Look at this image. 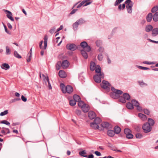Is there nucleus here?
I'll use <instances>...</instances> for the list:
<instances>
[{
    "label": "nucleus",
    "mask_w": 158,
    "mask_h": 158,
    "mask_svg": "<svg viewBox=\"0 0 158 158\" xmlns=\"http://www.w3.org/2000/svg\"><path fill=\"white\" fill-rule=\"evenodd\" d=\"M60 86L61 90L64 93H67L69 94L71 93L73 91V87L70 85H68L66 87L63 83H61Z\"/></svg>",
    "instance_id": "nucleus-1"
},
{
    "label": "nucleus",
    "mask_w": 158,
    "mask_h": 158,
    "mask_svg": "<svg viewBox=\"0 0 158 158\" xmlns=\"http://www.w3.org/2000/svg\"><path fill=\"white\" fill-rule=\"evenodd\" d=\"M125 3V4H127L126 7L127 9L128 13L131 14L132 11V8L133 6V3L131 0H126Z\"/></svg>",
    "instance_id": "nucleus-2"
},
{
    "label": "nucleus",
    "mask_w": 158,
    "mask_h": 158,
    "mask_svg": "<svg viewBox=\"0 0 158 158\" xmlns=\"http://www.w3.org/2000/svg\"><path fill=\"white\" fill-rule=\"evenodd\" d=\"M142 129L145 133H148L150 132L152 130L151 127L148 123L146 122L144 123L142 126Z\"/></svg>",
    "instance_id": "nucleus-3"
},
{
    "label": "nucleus",
    "mask_w": 158,
    "mask_h": 158,
    "mask_svg": "<svg viewBox=\"0 0 158 158\" xmlns=\"http://www.w3.org/2000/svg\"><path fill=\"white\" fill-rule=\"evenodd\" d=\"M110 84L108 81L104 80L102 81V83L101 84V87L108 91L110 90Z\"/></svg>",
    "instance_id": "nucleus-4"
},
{
    "label": "nucleus",
    "mask_w": 158,
    "mask_h": 158,
    "mask_svg": "<svg viewBox=\"0 0 158 158\" xmlns=\"http://www.w3.org/2000/svg\"><path fill=\"white\" fill-rule=\"evenodd\" d=\"M48 36L47 35L45 36L44 39V46L43 48L42 46V44H39L40 48V49H46L47 46V40H48Z\"/></svg>",
    "instance_id": "nucleus-5"
},
{
    "label": "nucleus",
    "mask_w": 158,
    "mask_h": 158,
    "mask_svg": "<svg viewBox=\"0 0 158 158\" xmlns=\"http://www.w3.org/2000/svg\"><path fill=\"white\" fill-rule=\"evenodd\" d=\"M95 69L96 73H98L97 74H99V75L101 76L102 77H104V73L101 72V68L99 65H97L96 66Z\"/></svg>",
    "instance_id": "nucleus-6"
},
{
    "label": "nucleus",
    "mask_w": 158,
    "mask_h": 158,
    "mask_svg": "<svg viewBox=\"0 0 158 158\" xmlns=\"http://www.w3.org/2000/svg\"><path fill=\"white\" fill-rule=\"evenodd\" d=\"M66 48L69 50L73 51L76 50L77 48L76 46L73 44H67Z\"/></svg>",
    "instance_id": "nucleus-7"
},
{
    "label": "nucleus",
    "mask_w": 158,
    "mask_h": 158,
    "mask_svg": "<svg viewBox=\"0 0 158 158\" xmlns=\"http://www.w3.org/2000/svg\"><path fill=\"white\" fill-rule=\"evenodd\" d=\"M111 89L113 92L114 93V94L116 95H118L119 96V98L120 97V95H121L123 93L122 91L118 89H116L113 87H111Z\"/></svg>",
    "instance_id": "nucleus-8"
},
{
    "label": "nucleus",
    "mask_w": 158,
    "mask_h": 158,
    "mask_svg": "<svg viewBox=\"0 0 158 158\" xmlns=\"http://www.w3.org/2000/svg\"><path fill=\"white\" fill-rule=\"evenodd\" d=\"M104 77H102L99 74H96L94 76V79L95 82L97 83H100L101 81V79H103Z\"/></svg>",
    "instance_id": "nucleus-9"
},
{
    "label": "nucleus",
    "mask_w": 158,
    "mask_h": 158,
    "mask_svg": "<svg viewBox=\"0 0 158 158\" xmlns=\"http://www.w3.org/2000/svg\"><path fill=\"white\" fill-rule=\"evenodd\" d=\"M96 116L95 113L93 111H90L88 113V117L91 119H94Z\"/></svg>",
    "instance_id": "nucleus-10"
},
{
    "label": "nucleus",
    "mask_w": 158,
    "mask_h": 158,
    "mask_svg": "<svg viewBox=\"0 0 158 158\" xmlns=\"http://www.w3.org/2000/svg\"><path fill=\"white\" fill-rule=\"evenodd\" d=\"M69 65V63L67 60L63 61L61 64V66L63 69L66 68Z\"/></svg>",
    "instance_id": "nucleus-11"
},
{
    "label": "nucleus",
    "mask_w": 158,
    "mask_h": 158,
    "mask_svg": "<svg viewBox=\"0 0 158 158\" xmlns=\"http://www.w3.org/2000/svg\"><path fill=\"white\" fill-rule=\"evenodd\" d=\"M5 11L6 12H7L9 14H7V17L11 21H14V19L12 16V14L11 12L7 10H5Z\"/></svg>",
    "instance_id": "nucleus-12"
},
{
    "label": "nucleus",
    "mask_w": 158,
    "mask_h": 158,
    "mask_svg": "<svg viewBox=\"0 0 158 158\" xmlns=\"http://www.w3.org/2000/svg\"><path fill=\"white\" fill-rule=\"evenodd\" d=\"M59 75L61 78H64L66 76L65 72L63 70H60L59 72Z\"/></svg>",
    "instance_id": "nucleus-13"
},
{
    "label": "nucleus",
    "mask_w": 158,
    "mask_h": 158,
    "mask_svg": "<svg viewBox=\"0 0 158 158\" xmlns=\"http://www.w3.org/2000/svg\"><path fill=\"white\" fill-rule=\"evenodd\" d=\"M102 127L103 128H106L107 129L110 128V124L107 122H103L101 124Z\"/></svg>",
    "instance_id": "nucleus-14"
},
{
    "label": "nucleus",
    "mask_w": 158,
    "mask_h": 158,
    "mask_svg": "<svg viewBox=\"0 0 158 158\" xmlns=\"http://www.w3.org/2000/svg\"><path fill=\"white\" fill-rule=\"evenodd\" d=\"M1 67L2 69L7 70L10 69V67L8 64L3 63L1 66Z\"/></svg>",
    "instance_id": "nucleus-15"
},
{
    "label": "nucleus",
    "mask_w": 158,
    "mask_h": 158,
    "mask_svg": "<svg viewBox=\"0 0 158 158\" xmlns=\"http://www.w3.org/2000/svg\"><path fill=\"white\" fill-rule=\"evenodd\" d=\"M83 110V111L85 112H88L89 110V107L88 105H86L85 104V105L83 107H82V108H81Z\"/></svg>",
    "instance_id": "nucleus-16"
},
{
    "label": "nucleus",
    "mask_w": 158,
    "mask_h": 158,
    "mask_svg": "<svg viewBox=\"0 0 158 158\" xmlns=\"http://www.w3.org/2000/svg\"><path fill=\"white\" fill-rule=\"evenodd\" d=\"M138 116L143 121L146 120L147 118L146 115L142 113L139 114Z\"/></svg>",
    "instance_id": "nucleus-17"
},
{
    "label": "nucleus",
    "mask_w": 158,
    "mask_h": 158,
    "mask_svg": "<svg viewBox=\"0 0 158 158\" xmlns=\"http://www.w3.org/2000/svg\"><path fill=\"white\" fill-rule=\"evenodd\" d=\"M90 127L94 129H98L99 128V125L97 123L92 122L90 124Z\"/></svg>",
    "instance_id": "nucleus-18"
},
{
    "label": "nucleus",
    "mask_w": 158,
    "mask_h": 158,
    "mask_svg": "<svg viewBox=\"0 0 158 158\" xmlns=\"http://www.w3.org/2000/svg\"><path fill=\"white\" fill-rule=\"evenodd\" d=\"M158 34V28L153 29L152 31V35L153 36H155Z\"/></svg>",
    "instance_id": "nucleus-19"
},
{
    "label": "nucleus",
    "mask_w": 158,
    "mask_h": 158,
    "mask_svg": "<svg viewBox=\"0 0 158 158\" xmlns=\"http://www.w3.org/2000/svg\"><path fill=\"white\" fill-rule=\"evenodd\" d=\"M96 64L95 62L93 61H91L90 63V70L92 71H94L96 68Z\"/></svg>",
    "instance_id": "nucleus-20"
},
{
    "label": "nucleus",
    "mask_w": 158,
    "mask_h": 158,
    "mask_svg": "<svg viewBox=\"0 0 158 158\" xmlns=\"http://www.w3.org/2000/svg\"><path fill=\"white\" fill-rule=\"evenodd\" d=\"M148 123L150 125V126L152 127L155 124V121L154 120L151 118H148Z\"/></svg>",
    "instance_id": "nucleus-21"
},
{
    "label": "nucleus",
    "mask_w": 158,
    "mask_h": 158,
    "mask_svg": "<svg viewBox=\"0 0 158 158\" xmlns=\"http://www.w3.org/2000/svg\"><path fill=\"white\" fill-rule=\"evenodd\" d=\"M107 134L109 136L113 137L114 135L115 132L114 131L112 130H109L107 131Z\"/></svg>",
    "instance_id": "nucleus-22"
},
{
    "label": "nucleus",
    "mask_w": 158,
    "mask_h": 158,
    "mask_svg": "<svg viewBox=\"0 0 158 158\" xmlns=\"http://www.w3.org/2000/svg\"><path fill=\"white\" fill-rule=\"evenodd\" d=\"M152 18H153V15L151 13L148 14L146 17L147 21L148 22H150L151 21Z\"/></svg>",
    "instance_id": "nucleus-23"
},
{
    "label": "nucleus",
    "mask_w": 158,
    "mask_h": 158,
    "mask_svg": "<svg viewBox=\"0 0 158 158\" xmlns=\"http://www.w3.org/2000/svg\"><path fill=\"white\" fill-rule=\"evenodd\" d=\"M121 128L119 127L115 126L114 128V131L115 133L116 134H119L121 131Z\"/></svg>",
    "instance_id": "nucleus-24"
},
{
    "label": "nucleus",
    "mask_w": 158,
    "mask_h": 158,
    "mask_svg": "<svg viewBox=\"0 0 158 158\" xmlns=\"http://www.w3.org/2000/svg\"><path fill=\"white\" fill-rule=\"evenodd\" d=\"M108 146L110 148V149L113 151H116L117 148L113 144L110 143H108Z\"/></svg>",
    "instance_id": "nucleus-25"
},
{
    "label": "nucleus",
    "mask_w": 158,
    "mask_h": 158,
    "mask_svg": "<svg viewBox=\"0 0 158 158\" xmlns=\"http://www.w3.org/2000/svg\"><path fill=\"white\" fill-rule=\"evenodd\" d=\"M125 100H129L131 98L130 95L127 93H124L123 95Z\"/></svg>",
    "instance_id": "nucleus-26"
},
{
    "label": "nucleus",
    "mask_w": 158,
    "mask_h": 158,
    "mask_svg": "<svg viewBox=\"0 0 158 158\" xmlns=\"http://www.w3.org/2000/svg\"><path fill=\"white\" fill-rule=\"evenodd\" d=\"M153 27L151 25H148L146 26L145 30L147 32H149L152 30Z\"/></svg>",
    "instance_id": "nucleus-27"
},
{
    "label": "nucleus",
    "mask_w": 158,
    "mask_h": 158,
    "mask_svg": "<svg viewBox=\"0 0 158 158\" xmlns=\"http://www.w3.org/2000/svg\"><path fill=\"white\" fill-rule=\"evenodd\" d=\"M73 98L74 100L75 101V102H79L81 100V98L80 96L77 94H75L73 95Z\"/></svg>",
    "instance_id": "nucleus-28"
},
{
    "label": "nucleus",
    "mask_w": 158,
    "mask_h": 158,
    "mask_svg": "<svg viewBox=\"0 0 158 158\" xmlns=\"http://www.w3.org/2000/svg\"><path fill=\"white\" fill-rule=\"evenodd\" d=\"M153 19L155 22L158 21V11L156 12L153 16Z\"/></svg>",
    "instance_id": "nucleus-29"
},
{
    "label": "nucleus",
    "mask_w": 158,
    "mask_h": 158,
    "mask_svg": "<svg viewBox=\"0 0 158 158\" xmlns=\"http://www.w3.org/2000/svg\"><path fill=\"white\" fill-rule=\"evenodd\" d=\"M86 151L85 150H84L80 152L79 153V154L81 156H83L85 157H87L88 156L86 155Z\"/></svg>",
    "instance_id": "nucleus-30"
},
{
    "label": "nucleus",
    "mask_w": 158,
    "mask_h": 158,
    "mask_svg": "<svg viewBox=\"0 0 158 158\" xmlns=\"http://www.w3.org/2000/svg\"><path fill=\"white\" fill-rule=\"evenodd\" d=\"M81 53L85 59H86L88 58L87 54L84 50H81Z\"/></svg>",
    "instance_id": "nucleus-31"
},
{
    "label": "nucleus",
    "mask_w": 158,
    "mask_h": 158,
    "mask_svg": "<svg viewBox=\"0 0 158 158\" xmlns=\"http://www.w3.org/2000/svg\"><path fill=\"white\" fill-rule=\"evenodd\" d=\"M101 122V119L99 117H97L94 119L93 123H97L98 125Z\"/></svg>",
    "instance_id": "nucleus-32"
},
{
    "label": "nucleus",
    "mask_w": 158,
    "mask_h": 158,
    "mask_svg": "<svg viewBox=\"0 0 158 158\" xmlns=\"http://www.w3.org/2000/svg\"><path fill=\"white\" fill-rule=\"evenodd\" d=\"M132 104L133 106H138V105H139V104L138 102L136 100H135L133 99L131 101Z\"/></svg>",
    "instance_id": "nucleus-33"
},
{
    "label": "nucleus",
    "mask_w": 158,
    "mask_h": 158,
    "mask_svg": "<svg viewBox=\"0 0 158 158\" xmlns=\"http://www.w3.org/2000/svg\"><path fill=\"white\" fill-rule=\"evenodd\" d=\"M6 54L7 55H9L11 54V51L9 47L8 46L6 47Z\"/></svg>",
    "instance_id": "nucleus-34"
},
{
    "label": "nucleus",
    "mask_w": 158,
    "mask_h": 158,
    "mask_svg": "<svg viewBox=\"0 0 158 158\" xmlns=\"http://www.w3.org/2000/svg\"><path fill=\"white\" fill-rule=\"evenodd\" d=\"M127 107L129 109H132L133 108V105L131 102H128L126 105Z\"/></svg>",
    "instance_id": "nucleus-35"
},
{
    "label": "nucleus",
    "mask_w": 158,
    "mask_h": 158,
    "mask_svg": "<svg viewBox=\"0 0 158 158\" xmlns=\"http://www.w3.org/2000/svg\"><path fill=\"white\" fill-rule=\"evenodd\" d=\"M78 25L79 24L77 21L73 24V26L74 31H76L77 29Z\"/></svg>",
    "instance_id": "nucleus-36"
},
{
    "label": "nucleus",
    "mask_w": 158,
    "mask_h": 158,
    "mask_svg": "<svg viewBox=\"0 0 158 158\" xmlns=\"http://www.w3.org/2000/svg\"><path fill=\"white\" fill-rule=\"evenodd\" d=\"M77 22L78 23L79 25L83 24L85 22V20L82 18L80 19L77 20Z\"/></svg>",
    "instance_id": "nucleus-37"
},
{
    "label": "nucleus",
    "mask_w": 158,
    "mask_h": 158,
    "mask_svg": "<svg viewBox=\"0 0 158 158\" xmlns=\"http://www.w3.org/2000/svg\"><path fill=\"white\" fill-rule=\"evenodd\" d=\"M136 66L139 68V69H141L142 70H149L150 69L148 68L144 67H143L140 66L139 65H136Z\"/></svg>",
    "instance_id": "nucleus-38"
},
{
    "label": "nucleus",
    "mask_w": 158,
    "mask_h": 158,
    "mask_svg": "<svg viewBox=\"0 0 158 158\" xmlns=\"http://www.w3.org/2000/svg\"><path fill=\"white\" fill-rule=\"evenodd\" d=\"M87 43L85 41L82 42L80 44L81 46L84 49L86 46H87Z\"/></svg>",
    "instance_id": "nucleus-39"
},
{
    "label": "nucleus",
    "mask_w": 158,
    "mask_h": 158,
    "mask_svg": "<svg viewBox=\"0 0 158 158\" xmlns=\"http://www.w3.org/2000/svg\"><path fill=\"white\" fill-rule=\"evenodd\" d=\"M78 105L79 107L82 108V107H83V106L85 105V104L82 101L80 100L78 102Z\"/></svg>",
    "instance_id": "nucleus-40"
},
{
    "label": "nucleus",
    "mask_w": 158,
    "mask_h": 158,
    "mask_svg": "<svg viewBox=\"0 0 158 158\" xmlns=\"http://www.w3.org/2000/svg\"><path fill=\"white\" fill-rule=\"evenodd\" d=\"M14 56L17 58H21V56L16 51H15L14 52Z\"/></svg>",
    "instance_id": "nucleus-41"
},
{
    "label": "nucleus",
    "mask_w": 158,
    "mask_h": 158,
    "mask_svg": "<svg viewBox=\"0 0 158 158\" xmlns=\"http://www.w3.org/2000/svg\"><path fill=\"white\" fill-rule=\"evenodd\" d=\"M87 1V0H83L79 4H78L77 6V8H79L81 7L82 6H83L84 4Z\"/></svg>",
    "instance_id": "nucleus-42"
},
{
    "label": "nucleus",
    "mask_w": 158,
    "mask_h": 158,
    "mask_svg": "<svg viewBox=\"0 0 158 158\" xmlns=\"http://www.w3.org/2000/svg\"><path fill=\"white\" fill-rule=\"evenodd\" d=\"M96 44L97 46L99 47L102 45V41L100 40H98L96 42Z\"/></svg>",
    "instance_id": "nucleus-43"
},
{
    "label": "nucleus",
    "mask_w": 158,
    "mask_h": 158,
    "mask_svg": "<svg viewBox=\"0 0 158 158\" xmlns=\"http://www.w3.org/2000/svg\"><path fill=\"white\" fill-rule=\"evenodd\" d=\"M76 104V102L74 100H71L69 101V104L70 105L73 106H75Z\"/></svg>",
    "instance_id": "nucleus-44"
},
{
    "label": "nucleus",
    "mask_w": 158,
    "mask_h": 158,
    "mask_svg": "<svg viewBox=\"0 0 158 158\" xmlns=\"http://www.w3.org/2000/svg\"><path fill=\"white\" fill-rule=\"evenodd\" d=\"M110 96L113 98L114 99H117L119 98V96L118 95H116L114 94L113 92L111 94Z\"/></svg>",
    "instance_id": "nucleus-45"
},
{
    "label": "nucleus",
    "mask_w": 158,
    "mask_h": 158,
    "mask_svg": "<svg viewBox=\"0 0 158 158\" xmlns=\"http://www.w3.org/2000/svg\"><path fill=\"white\" fill-rule=\"evenodd\" d=\"M158 10V7L157 6H154L152 10V13H155Z\"/></svg>",
    "instance_id": "nucleus-46"
},
{
    "label": "nucleus",
    "mask_w": 158,
    "mask_h": 158,
    "mask_svg": "<svg viewBox=\"0 0 158 158\" xmlns=\"http://www.w3.org/2000/svg\"><path fill=\"white\" fill-rule=\"evenodd\" d=\"M119 101L123 103H125L126 102V100L123 96L119 97Z\"/></svg>",
    "instance_id": "nucleus-47"
},
{
    "label": "nucleus",
    "mask_w": 158,
    "mask_h": 158,
    "mask_svg": "<svg viewBox=\"0 0 158 158\" xmlns=\"http://www.w3.org/2000/svg\"><path fill=\"white\" fill-rule=\"evenodd\" d=\"M138 82L139 84L141 86H143L144 85L147 86L148 85L147 84L144 82L143 81H138Z\"/></svg>",
    "instance_id": "nucleus-48"
},
{
    "label": "nucleus",
    "mask_w": 158,
    "mask_h": 158,
    "mask_svg": "<svg viewBox=\"0 0 158 158\" xmlns=\"http://www.w3.org/2000/svg\"><path fill=\"white\" fill-rule=\"evenodd\" d=\"M1 123L7 125L9 126L10 124V123L8 121L6 120H3L2 121Z\"/></svg>",
    "instance_id": "nucleus-49"
},
{
    "label": "nucleus",
    "mask_w": 158,
    "mask_h": 158,
    "mask_svg": "<svg viewBox=\"0 0 158 158\" xmlns=\"http://www.w3.org/2000/svg\"><path fill=\"white\" fill-rule=\"evenodd\" d=\"M131 130L129 129L126 128L124 130V133L126 134V135L130 133H131Z\"/></svg>",
    "instance_id": "nucleus-50"
},
{
    "label": "nucleus",
    "mask_w": 158,
    "mask_h": 158,
    "mask_svg": "<svg viewBox=\"0 0 158 158\" xmlns=\"http://www.w3.org/2000/svg\"><path fill=\"white\" fill-rule=\"evenodd\" d=\"M84 49L86 51L89 52L91 50V48L89 46L87 45V46L84 48Z\"/></svg>",
    "instance_id": "nucleus-51"
},
{
    "label": "nucleus",
    "mask_w": 158,
    "mask_h": 158,
    "mask_svg": "<svg viewBox=\"0 0 158 158\" xmlns=\"http://www.w3.org/2000/svg\"><path fill=\"white\" fill-rule=\"evenodd\" d=\"M103 57V55L101 53L99 54L98 56V59L100 61L102 60Z\"/></svg>",
    "instance_id": "nucleus-52"
},
{
    "label": "nucleus",
    "mask_w": 158,
    "mask_h": 158,
    "mask_svg": "<svg viewBox=\"0 0 158 158\" xmlns=\"http://www.w3.org/2000/svg\"><path fill=\"white\" fill-rule=\"evenodd\" d=\"M126 136L127 138L128 139H131L133 138V135L132 134H131V133H130L126 135Z\"/></svg>",
    "instance_id": "nucleus-53"
},
{
    "label": "nucleus",
    "mask_w": 158,
    "mask_h": 158,
    "mask_svg": "<svg viewBox=\"0 0 158 158\" xmlns=\"http://www.w3.org/2000/svg\"><path fill=\"white\" fill-rule=\"evenodd\" d=\"M55 29L56 27H53L49 31V32L51 34H52L55 32Z\"/></svg>",
    "instance_id": "nucleus-54"
},
{
    "label": "nucleus",
    "mask_w": 158,
    "mask_h": 158,
    "mask_svg": "<svg viewBox=\"0 0 158 158\" xmlns=\"http://www.w3.org/2000/svg\"><path fill=\"white\" fill-rule=\"evenodd\" d=\"M46 79L48 83V87H49V89H51L52 88V86H51V84L50 83V82H49V79H48V77H46Z\"/></svg>",
    "instance_id": "nucleus-55"
},
{
    "label": "nucleus",
    "mask_w": 158,
    "mask_h": 158,
    "mask_svg": "<svg viewBox=\"0 0 158 158\" xmlns=\"http://www.w3.org/2000/svg\"><path fill=\"white\" fill-rule=\"evenodd\" d=\"M8 113V110H6L3 112L1 113L0 115L2 116H4Z\"/></svg>",
    "instance_id": "nucleus-56"
},
{
    "label": "nucleus",
    "mask_w": 158,
    "mask_h": 158,
    "mask_svg": "<svg viewBox=\"0 0 158 158\" xmlns=\"http://www.w3.org/2000/svg\"><path fill=\"white\" fill-rule=\"evenodd\" d=\"M137 138L140 139L142 137V135L140 133H137L135 135Z\"/></svg>",
    "instance_id": "nucleus-57"
},
{
    "label": "nucleus",
    "mask_w": 158,
    "mask_h": 158,
    "mask_svg": "<svg viewBox=\"0 0 158 158\" xmlns=\"http://www.w3.org/2000/svg\"><path fill=\"white\" fill-rule=\"evenodd\" d=\"M144 113L148 115H149L150 114V111L147 109H144L143 110Z\"/></svg>",
    "instance_id": "nucleus-58"
},
{
    "label": "nucleus",
    "mask_w": 158,
    "mask_h": 158,
    "mask_svg": "<svg viewBox=\"0 0 158 158\" xmlns=\"http://www.w3.org/2000/svg\"><path fill=\"white\" fill-rule=\"evenodd\" d=\"M86 0L87 1L85 3V4H84L83 6H86L88 5H89L91 4L92 2V1L87 2V0Z\"/></svg>",
    "instance_id": "nucleus-59"
},
{
    "label": "nucleus",
    "mask_w": 158,
    "mask_h": 158,
    "mask_svg": "<svg viewBox=\"0 0 158 158\" xmlns=\"http://www.w3.org/2000/svg\"><path fill=\"white\" fill-rule=\"evenodd\" d=\"M143 63L148 64H154V63L153 62H148V61H145L143 62Z\"/></svg>",
    "instance_id": "nucleus-60"
},
{
    "label": "nucleus",
    "mask_w": 158,
    "mask_h": 158,
    "mask_svg": "<svg viewBox=\"0 0 158 158\" xmlns=\"http://www.w3.org/2000/svg\"><path fill=\"white\" fill-rule=\"evenodd\" d=\"M21 99L24 102H26L27 101V98L23 95L21 96Z\"/></svg>",
    "instance_id": "nucleus-61"
},
{
    "label": "nucleus",
    "mask_w": 158,
    "mask_h": 158,
    "mask_svg": "<svg viewBox=\"0 0 158 158\" xmlns=\"http://www.w3.org/2000/svg\"><path fill=\"white\" fill-rule=\"evenodd\" d=\"M104 49L102 47H100L98 49V51L101 52H104Z\"/></svg>",
    "instance_id": "nucleus-62"
},
{
    "label": "nucleus",
    "mask_w": 158,
    "mask_h": 158,
    "mask_svg": "<svg viewBox=\"0 0 158 158\" xmlns=\"http://www.w3.org/2000/svg\"><path fill=\"white\" fill-rule=\"evenodd\" d=\"M4 28H5V32L9 34H10V32L8 31L7 30V28H6V26L5 25H4Z\"/></svg>",
    "instance_id": "nucleus-63"
},
{
    "label": "nucleus",
    "mask_w": 158,
    "mask_h": 158,
    "mask_svg": "<svg viewBox=\"0 0 158 158\" xmlns=\"http://www.w3.org/2000/svg\"><path fill=\"white\" fill-rule=\"evenodd\" d=\"M77 9H74L73 10L70 12V14L71 15H72L73 14H74L77 11Z\"/></svg>",
    "instance_id": "nucleus-64"
}]
</instances>
